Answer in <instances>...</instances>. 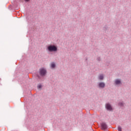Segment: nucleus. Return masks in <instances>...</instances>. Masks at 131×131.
I'll use <instances>...</instances> for the list:
<instances>
[{
  "label": "nucleus",
  "instance_id": "f257e3e1",
  "mask_svg": "<svg viewBox=\"0 0 131 131\" xmlns=\"http://www.w3.org/2000/svg\"><path fill=\"white\" fill-rule=\"evenodd\" d=\"M47 50L50 52H57V51H58V48L57 46H56V45H51L47 47Z\"/></svg>",
  "mask_w": 131,
  "mask_h": 131
},
{
  "label": "nucleus",
  "instance_id": "f03ea898",
  "mask_svg": "<svg viewBox=\"0 0 131 131\" xmlns=\"http://www.w3.org/2000/svg\"><path fill=\"white\" fill-rule=\"evenodd\" d=\"M39 73L41 76H45L47 74V70L44 68L40 69Z\"/></svg>",
  "mask_w": 131,
  "mask_h": 131
},
{
  "label": "nucleus",
  "instance_id": "7ed1b4c3",
  "mask_svg": "<svg viewBox=\"0 0 131 131\" xmlns=\"http://www.w3.org/2000/svg\"><path fill=\"white\" fill-rule=\"evenodd\" d=\"M100 126L101 127V129H103V130H105L106 129H107V128H108V126H107V124H106V123H101L100 124Z\"/></svg>",
  "mask_w": 131,
  "mask_h": 131
},
{
  "label": "nucleus",
  "instance_id": "20e7f679",
  "mask_svg": "<svg viewBox=\"0 0 131 131\" xmlns=\"http://www.w3.org/2000/svg\"><path fill=\"white\" fill-rule=\"evenodd\" d=\"M105 108H106L107 110H108L109 111H112L113 110L112 106H111L110 103H106L105 105Z\"/></svg>",
  "mask_w": 131,
  "mask_h": 131
},
{
  "label": "nucleus",
  "instance_id": "39448f33",
  "mask_svg": "<svg viewBox=\"0 0 131 131\" xmlns=\"http://www.w3.org/2000/svg\"><path fill=\"white\" fill-rule=\"evenodd\" d=\"M105 83L103 82H101L98 83V88H99V89H104L105 88Z\"/></svg>",
  "mask_w": 131,
  "mask_h": 131
},
{
  "label": "nucleus",
  "instance_id": "423d86ee",
  "mask_svg": "<svg viewBox=\"0 0 131 131\" xmlns=\"http://www.w3.org/2000/svg\"><path fill=\"white\" fill-rule=\"evenodd\" d=\"M120 83H121V81H120V80L119 79L116 80L115 81L116 84L118 85V84H120Z\"/></svg>",
  "mask_w": 131,
  "mask_h": 131
},
{
  "label": "nucleus",
  "instance_id": "0eeeda50",
  "mask_svg": "<svg viewBox=\"0 0 131 131\" xmlns=\"http://www.w3.org/2000/svg\"><path fill=\"white\" fill-rule=\"evenodd\" d=\"M99 79H100V80L104 79V76L103 75L99 76Z\"/></svg>",
  "mask_w": 131,
  "mask_h": 131
},
{
  "label": "nucleus",
  "instance_id": "6e6552de",
  "mask_svg": "<svg viewBox=\"0 0 131 131\" xmlns=\"http://www.w3.org/2000/svg\"><path fill=\"white\" fill-rule=\"evenodd\" d=\"M51 67L52 68H55V67H56V64L54 63H52Z\"/></svg>",
  "mask_w": 131,
  "mask_h": 131
},
{
  "label": "nucleus",
  "instance_id": "1a4fd4ad",
  "mask_svg": "<svg viewBox=\"0 0 131 131\" xmlns=\"http://www.w3.org/2000/svg\"><path fill=\"white\" fill-rule=\"evenodd\" d=\"M118 105L119 106H123V102H119Z\"/></svg>",
  "mask_w": 131,
  "mask_h": 131
},
{
  "label": "nucleus",
  "instance_id": "9d476101",
  "mask_svg": "<svg viewBox=\"0 0 131 131\" xmlns=\"http://www.w3.org/2000/svg\"><path fill=\"white\" fill-rule=\"evenodd\" d=\"M118 129L119 131H122V128L120 127V126H118Z\"/></svg>",
  "mask_w": 131,
  "mask_h": 131
},
{
  "label": "nucleus",
  "instance_id": "9b49d317",
  "mask_svg": "<svg viewBox=\"0 0 131 131\" xmlns=\"http://www.w3.org/2000/svg\"><path fill=\"white\" fill-rule=\"evenodd\" d=\"M41 88H42L41 85H39L38 86V89H41Z\"/></svg>",
  "mask_w": 131,
  "mask_h": 131
},
{
  "label": "nucleus",
  "instance_id": "f8f14e48",
  "mask_svg": "<svg viewBox=\"0 0 131 131\" xmlns=\"http://www.w3.org/2000/svg\"><path fill=\"white\" fill-rule=\"evenodd\" d=\"M98 61H101V58L100 57L97 58Z\"/></svg>",
  "mask_w": 131,
  "mask_h": 131
},
{
  "label": "nucleus",
  "instance_id": "ddd939ff",
  "mask_svg": "<svg viewBox=\"0 0 131 131\" xmlns=\"http://www.w3.org/2000/svg\"><path fill=\"white\" fill-rule=\"evenodd\" d=\"M37 76L38 78H40V77L38 75H37Z\"/></svg>",
  "mask_w": 131,
  "mask_h": 131
},
{
  "label": "nucleus",
  "instance_id": "4468645a",
  "mask_svg": "<svg viewBox=\"0 0 131 131\" xmlns=\"http://www.w3.org/2000/svg\"><path fill=\"white\" fill-rule=\"evenodd\" d=\"M26 2H29V1H30V0H25Z\"/></svg>",
  "mask_w": 131,
  "mask_h": 131
}]
</instances>
